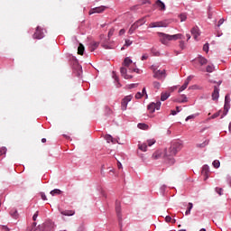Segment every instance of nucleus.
<instances>
[{
    "label": "nucleus",
    "mask_w": 231,
    "mask_h": 231,
    "mask_svg": "<svg viewBox=\"0 0 231 231\" xmlns=\"http://www.w3.org/2000/svg\"><path fill=\"white\" fill-rule=\"evenodd\" d=\"M209 166L208 165H204L202 167L201 174L204 176V180H208L209 178Z\"/></svg>",
    "instance_id": "obj_9"
},
{
    "label": "nucleus",
    "mask_w": 231,
    "mask_h": 231,
    "mask_svg": "<svg viewBox=\"0 0 231 231\" xmlns=\"http://www.w3.org/2000/svg\"><path fill=\"white\" fill-rule=\"evenodd\" d=\"M179 47L180 48V50H184L186 48L185 42L180 41V43H179Z\"/></svg>",
    "instance_id": "obj_41"
},
{
    "label": "nucleus",
    "mask_w": 231,
    "mask_h": 231,
    "mask_svg": "<svg viewBox=\"0 0 231 231\" xmlns=\"http://www.w3.org/2000/svg\"><path fill=\"white\" fill-rule=\"evenodd\" d=\"M160 27H167V23H165V22H156V23H152L149 25V28H160Z\"/></svg>",
    "instance_id": "obj_10"
},
{
    "label": "nucleus",
    "mask_w": 231,
    "mask_h": 231,
    "mask_svg": "<svg viewBox=\"0 0 231 231\" xmlns=\"http://www.w3.org/2000/svg\"><path fill=\"white\" fill-rule=\"evenodd\" d=\"M143 97V94L141 93V92H137L136 94H135V98L136 99H141Z\"/></svg>",
    "instance_id": "obj_47"
},
{
    "label": "nucleus",
    "mask_w": 231,
    "mask_h": 231,
    "mask_svg": "<svg viewBox=\"0 0 231 231\" xmlns=\"http://www.w3.org/2000/svg\"><path fill=\"white\" fill-rule=\"evenodd\" d=\"M194 118H196V115L188 116L185 118V122H188L189 120L194 119Z\"/></svg>",
    "instance_id": "obj_42"
},
{
    "label": "nucleus",
    "mask_w": 231,
    "mask_h": 231,
    "mask_svg": "<svg viewBox=\"0 0 231 231\" xmlns=\"http://www.w3.org/2000/svg\"><path fill=\"white\" fill-rule=\"evenodd\" d=\"M116 211L117 214L118 221H122V215H121V208H120V202H116Z\"/></svg>",
    "instance_id": "obj_13"
},
{
    "label": "nucleus",
    "mask_w": 231,
    "mask_h": 231,
    "mask_svg": "<svg viewBox=\"0 0 231 231\" xmlns=\"http://www.w3.org/2000/svg\"><path fill=\"white\" fill-rule=\"evenodd\" d=\"M133 98V96L132 95H129V96H126L123 99H122V102H121V108L123 111H125L126 108H127V105L129 102H131Z\"/></svg>",
    "instance_id": "obj_4"
},
{
    "label": "nucleus",
    "mask_w": 231,
    "mask_h": 231,
    "mask_svg": "<svg viewBox=\"0 0 231 231\" xmlns=\"http://www.w3.org/2000/svg\"><path fill=\"white\" fill-rule=\"evenodd\" d=\"M142 94H143V96L145 95L146 98L148 97V95L146 93V88H143V93Z\"/></svg>",
    "instance_id": "obj_57"
},
{
    "label": "nucleus",
    "mask_w": 231,
    "mask_h": 231,
    "mask_svg": "<svg viewBox=\"0 0 231 231\" xmlns=\"http://www.w3.org/2000/svg\"><path fill=\"white\" fill-rule=\"evenodd\" d=\"M114 32H115L114 28L109 30V32H108V39L111 38V36L114 34Z\"/></svg>",
    "instance_id": "obj_49"
},
{
    "label": "nucleus",
    "mask_w": 231,
    "mask_h": 231,
    "mask_svg": "<svg viewBox=\"0 0 231 231\" xmlns=\"http://www.w3.org/2000/svg\"><path fill=\"white\" fill-rule=\"evenodd\" d=\"M125 33V29H122V30H120V32H119V36H122V35H124Z\"/></svg>",
    "instance_id": "obj_56"
},
{
    "label": "nucleus",
    "mask_w": 231,
    "mask_h": 231,
    "mask_svg": "<svg viewBox=\"0 0 231 231\" xmlns=\"http://www.w3.org/2000/svg\"><path fill=\"white\" fill-rule=\"evenodd\" d=\"M193 77L192 76H189L186 80L185 83H187L188 85H189V82L192 80Z\"/></svg>",
    "instance_id": "obj_48"
},
{
    "label": "nucleus",
    "mask_w": 231,
    "mask_h": 231,
    "mask_svg": "<svg viewBox=\"0 0 231 231\" xmlns=\"http://www.w3.org/2000/svg\"><path fill=\"white\" fill-rule=\"evenodd\" d=\"M12 217L14 218H17V217H18L17 211H14V214H12Z\"/></svg>",
    "instance_id": "obj_59"
},
{
    "label": "nucleus",
    "mask_w": 231,
    "mask_h": 231,
    "mask_svg": "<svg viewBox=\"0 0 231 231\" xmlns=\"http://www.w3.org/2000/svg\"><path fill=\"white\" fill-rule=\"evenodd\" d=\"M191 35L193 36L195 41H199V37L200 36V30L198 26L193 27L190 30Z\"/></svg>",
    "instance_id": "obj_7"
},
{
    "label": "nucleus",
    "mask_w": 231,
    "mask_h": 231,
    "mask_svg": "<svg viewBox=\"0 0 231 231\" xmlns=\"http://www.w3.org/2000/svg\"><path fill=\"white\" fill-rule=\"evenodd\" d=\"M206 71H207V73H213L214 67L211 66V65H208L207 68H206Z\"/></svg>",
    "instance_id": "obj_34"
},
{
    "label": "nucleus",
    "mask_w": 231,
    "mask_h": 231,
    "mask_svg": "<svg viewBox=\"0 0 231 231\" xmlns=\"http://www.w3.org/2000/svg\"><path fill=\"white\" fill-rule=\"evenodd\" d=\"M132 44H133V41L126 39V40H125V45L121 48V50L123 51V50H125V47H129V46L132 45Z\"/></svg>",
    "instance_id": "obj_28"
},
{
    "label": "nucleus",
    "mask_w": 231,
    "mask_h": 231,
    "mask_svg": "<svg viewBox=\"0 0 231 231\" xmlns=\"http://www.w3.org/2000/svg\"><path fill=\"white\" fill-rule=\"evenodd\" d=\"M41 195H42V201H46L47 200V197H46L45 193L42 192Z\"/></svg>",
    "instance_id": "obj_53"
},
{
    "label": "nucleus",
    "mask_w": 231,
    "mask_h": 231,
    "mask_svg": "<svg viewBox=\"0 0 231 231\" xmlns=\"http://www.w3.org/2000/svg\"><path fill=\"white\" fill-rule=\"evenodd\" d=\"M152 86H153L154 89H157V90H159L162 87V85L159 81H153Z\"/></svg>",
    "instance_id": "obj_31"
},
{
    "label": "nucleus",
    "mask_w": 231,
    "mask_h": 231,
    "mask_svg": "<svg viewBox=\"0 0 231 231\" xmlns=\"http://www.w3.org/2000/svg\"><path fill=\"white\" fill-rule=\"evenodd\" d=\"M103 47H104L105 49H111V48H109V46H107L106 44H103Z\"/></svg>",
    "instance_id": "obj_63"
},
{
    "label": "nucleus",
    "mask_w": 231,
    "mask_h": 231,
    "mask_svg": "<svg viewBox=\"0 0 231 231\" xmlns=\"http://www.w3.org/2000/svg\"><path fill=\"white\" fill-rule=\"evenodd\" d=\"M176 89H177V87H173V88H170V90H171V92H173Z\"/></svg>",
    "instance_id": "obj_61"
},
{
    "label": "nucleus",
    "mask_w": 231,
    "mask_h": 231,
    "mask_svg": "<svg viewBox=\"0 0 231 231\" xmlns=\"http://www.w3.org/2000/svg\"><path fill=\"white\" fill-rule=\"evenodd\" d=\"M188 86H189L188 82H185V81H184L183 85L179 88V93H181V92H183L184 90H186L187 88H188Z\"/></svg>",
    "instance_id": "obj_25"
},
{
    "label": "nucleus",
    "mask_w": 231,
    "mask_h": 231,
    "mask_svg": "<svg viewBox=\"0 0 231 231\" xmlns=\"http://www.w3.org/2000/svg\"><path fill=\"white\" fill-rule=\"evenodd\" d=\"M7 152V149L5 147H3L0 149V156H2L3 154H5Z\"/></svg>",
    "instance_id": "obj_43"
},
{
    "label": "nucleus",
    "mask_w": 231,
    "mask_h": 231,
    "mask_svg": "<svg viewBox=\"0 0 231 231\" xmlns=\"http://www.w3.org/2000/svg\"><path fill=\"white\" fill-rule=\"evenodd\" d=\"M229 108H230V104H227V105H226H226L224 106V110L226 111V112L224 113V116H226V115H227V113H228V111H229Z\"/></svg>",
    "instance_id": "obj_40"
},
{
    "label": "nucleus",
    "mask_w": 231,
    "mask_h": 231,
    "mask_svg": "<svg viewBox=\"0 0 231 231\" xmlns=\"http://www.w3.org/2000/svg\"><path fill=\"white\" fill-rule=\"evenodd\" d=\"M138 128L146 131V130L149 129V125L147 124H144V123H139L138 124Z\"/></svg>",
    "instance_id": "obj_23"
},
{
    "label": "nucleus",
    "mask_w": 231,
    "mask_h": 231,
    "mask_svg": "<svg viewBox=\"0 0 231 231\" xmlns=\"http://www.w3.org/2000/svg\"><path fill=\"white\" fill-rule=\"evenodd\" d=\"M177 112L175 110H171V116H176Z\"/></svg>",
    "instance_id": "obj_60"
},
{
    "label": "nucleus",
    "mask_w": 231,
    "mask_h": 231,
    "mask_svg": "<svg viewBox=\"0 0 231 231\" xmlns=\"http://www.w3.org/2000/svg\"><path fill=\"white\" fill-rule=\"evenodd\" d=\"M170 97H171V94L168 93V92L162 93L161 100L164 102V101H166Z\"/></svg>",
    "instance_id": "obj_24"
},
{
    "label": "nucleus",
    "mask_w": 231,
    "mask_h": 231,
    "mask_svg": "<svg viewBox=\"0 0 231 231\" xmlns=\"http://www.w3.org/2000/svg\"><path fill=\"white\" fill-rule=\"evenodd\" d=\"M148 58H149L148 54H143V55L142 56V60H147Z\"/></svg>",
    "instance_id": "obj_54"
},
{
    "label": "nucleus",
    "mask_w": 231,
    "mask_h": 231,
    "mask_svg": "<svg viewBox=\"0 0 231 231\" xmlns=\"http://www.w3.org/2000/svg\"><path fill=\"white\" fill-rule=\"evenodd\" d=\"M120 73L125 79H131L132 76L127 75V69L125 67L120 69Z\"/></svg>",
    "instance_id": "obj_14"
},
{
    "label": "nucleus",
    "mask_w": 231,
    "mask_h": 231,
    "mask_svg": "<svg viewBox=\"0 0 231 231\" xmlns=\"http://www.w3.org/2000/svg\"><path fill=\"white\" fill-rule=\"evenodd\" d=\"M137 28H138L137 23H134V24L131 26V28H130L128 33H129V34H133L134 32Z\"/></svg>",
    "instance_id": "obj_26"
},
{
    "label": "nucleus",
    "mask_w": 231,
    "mask_h": 231,
    "mask_svg": "<svg viewBox=\"0 0 231 231\" xmlns=\"http://www.w3.org/2000/svg\"><path fill=\"white\" fill-rule=\"evenodd\" d=\"M59 212L60 213V215H62L64 217H73L76 214V212L74 210L59 209Z\"/></svg>",
    "instance_id": "obj_12"
},
{
    "label": "nucleus",
    "mask_w": 231,
    "mask_h": 231,
    "mask_svg": "<svg viewBox=\"0 0 231 231\" xmlns=\"http://www.w3.org/2000/svg\"><path fill=\"white\" fill-rule=\"evenodd\" d=\"M44 37V29L40 26L36 27V32L32 34V38L34 39H42Z\"/></svg>",
    "instance_id": "obj_5"
},
{
    "label": "nucleus",
    "mask_w": 231,
    "mask_h": 231,
    "mask_svg": "<svg viewBox=\"0 0 231 231\" xmlns=\"http://www.w3.org/2000/svg\"><path fill=\"white\" fill-rule=\"evenodd\" d=\"M118 223H119V226H120V231H123L122 220H119Z\"/></svg>",
    "instance_id": "obj_58"
},
{
    "label": "nucleus",
    "mask_w": 231,
    "mask_h": 231,
    "mask_svg": "<svg viewBox=\"0 0 231 231\" xmlns=\"http://www.w3.org/2000/svg\"><path fill=\"white\" fill-rule=\"evenodd\" d=\"M139 150L142 152H146L147 151V143H143L138 145Z\"/></svg>",
    "instance_id": "obj_29"
},
{
    "label": "nucleus",
    "mask_w": 231,
    "mask_h": 231,
    "mask_svg": "<svg viewBox=\"0 0 231 231\" xmlns=\"http://www.w3.org/2000/svg\"><path fill=\"white\" fill-rule=\"evenodd\" d=\"M197 62H199V64H200V66H205L206 64H208V60L202 56H199L198 58H196Z\"/></svg>",
    "instance_id": "obj_15"
},
{
    "label": "nucleus",
    "mask_w": 231,
    "mask_h": 231,
    "mask_svg": "<svg viewBox=\"0 0 231 231\" xmlns=\"http://www.w3.org/2000/svg\"><path fill=\"white\" fill-rule=\"evenodd\" d=\"M180 22L186 21V20H187V15H185V14H180Z\"/></svg>",
    "instance_id": "obj_45"
},
{
    "label": "nucleus",
    "mask_w": 231,
    "mask_h": 231,
    "mask_svg": "<svg viewBox=\"0 0 231 231\" xmlns=\"http://www.w3.org/2000/svg\"><path fill=\"white\" fill-rule=\"evenodd\" d=\"M106 9H107L106 6L96 7L89 11V14L92 15L94 14H102L104 11H106Z\"/></svg>",
    "instance_id": "obj_8"
},
{
    "label": "nucleus",
    "mask_w": 231,
    "mask_h": 231,
    "mask_svg": "<svg viewBox=\"0 0 231 231\" xmlns=\"http://www.w3.org/2000/svg\"><path fill=\"white\" fill-rule=\"evenodd\" d=\"M161 106H162V103L160 101H158L157 103H151L148 106V110L150 111V113L152 114L155 112V110H160Z\"/></svg>",
    "instance_id": "obj_6"
},
{
    "label": "nucleus",
    "mask_w": 231,
    "mask_h": 231,
    "mask_svg": "<svg viewBox=\"0 0 231 231\" xmlns=\"http://www.w3.org/2000/svg\"><path fill=\"white\" fill-rule=\"evenodd\" d=\"M219 116H220V111H218V112L213 114V115L209 117V119H216V118H217V117H219Z\"/></svg>",
    "instance_id": "obj_36"
},
{
    "label": "nucleus",
    "mask_w": 231,
    "mask_h": 231,
    "mask_svg": "<svg viewBox=\"0 0 231 231\" xmlns=\"http://www.w3.org/2000/svg\"><path fill=\"white\" fill-rule=\"evenodd\" d=\"M165 220H166V223H171L172 221V218L171 216H166Z\"/></svg>",
    "instance_id": "obj_50"
},
{
    "label": "nucleus",
    "mask_w": 231,
    "mask_h": 231,
    "mask_svg": "<svg viewBox=\"0 0 231 231\" xmlns=\"http://www.w3.org/2000/svg\"><path fill=\"white\" fill-rule=\"evenodd\" d=\"M105 139L106 140L107 143L112 142L113 143H115V141L111 135H106Z\"/></svg>",
    "instance_id": "obj_35"
},
{
    "label": "nucleus",
    "mask_w": 231,
    "mask_h": 231,
    "mask_svg": "<svg viewBox=\"0 0 231 231\" xmlns=\"http://www.w3.org/2000/svg\"><path fill=\"white\" fill-rule=\"evenodd\" d=\"M145 22H146L145 18H142L139 21H137L136 23H134V24H137V28H138L139 26L143 25L145 23Z\"/></svg>",
    "instance_id": "obj_27"
},
{
    "label": "nucleus",
    "mask_w": 231,
    "mask_h": 231,
    "mask_svg": "<svg viewBox=\"0 0 231 231\" xmlns=\"http://www.w3.org/2000/svg\"><path fill=\"white\" fill-rule=\"evenodd\" d=\"M137 86H138V84H131V85L129 86V88H130V89L135 88H137Z\"/></svg>",
    "instance_id": "obj_55"
},
{
    "label": "nucleus",
    "mask_w": 231,
    "mask_h": 231,
    "mask_svg": "<svg viewBox=\"0 0 231 231\" xmlns=\"http://www.w3.org/2000/svg\"><path fill=\"white\" fill-rule=\"evenodd\" d=\"M225 19H220L217 23V27H220L222 24H224Z\"/></svg>",
    "instance_id": "obj_52"
},
{
    "label": "nucleus",
    "mask_w": 231,
    "mask_h": 231,
    "mask_svg": "<svg viewBox=\"0 0 231 231\" xmlns=\"http://www.w3.org/2000/svg\"><path fill=\"white\" fill-rule=\"evenodd\" d=\"M231 98L229 95H226L225 97V104H226V108H227V106L230 104Z\"/></svg>",
    "instance_id": "obj_32"
},
{
    "label": "nucleus",
    "mask_w": 231,
    "mask_h": 231,
    "mask_svg": "<svg viewBox=\"0 0 231 231\" xmlns=\"http://www.w3.org/2000/svg\"><path fill=\"white\" fill-rule=\"evenodd\" d=\"M156 143V141H155V139H149L148 141H147V144H148V146H152L154 143Z\"/></svg>",
    "instance_id": "obj_37"
},
{
    "label": "nucleus",
    "mask_w": 231,
    "mask_h": 231,
    "mask_svg": "<svg viewBox=\"0 0 231 231\" xmlns=\"http://www.w3.org/2000/svg\"><path fill=\"white\" fill-rule=\"evenodd\" d=\"M158 35L160 37V42L164 45H169V42L171 41H177L183 39V35L179 33L175 35H169L163 32H158Z\"/></svg>",
    "instance_id": "obj_2"
},
{
    "label": "nucleus",
    "mask_w": 231,
    "mask_h": 231,
    "mask_svg": "<svg viewBox=\"0 0 231 231\" xmlns=\"http://www.w3.org/2000/svg\"><path fill=\"white\" fill-rule=\"evenodd\" d=\"M156 5H157L162 11H165V10H166L165 5L163 4V2H161V0H157Z\"/></svg>",
    "instance_id": "obj_20"
},
{
    "label": "nucleus",
    "mask_w": 231,
    "mask_h": 231,
    "mask_svg": "<svg viewBox=\"0 0 231 231\" xmlns=\"http://www.w3.org/2000/svg\"><path fill=\"white\" fill-rule=\"evenodd\" d=\"M163 154H164V153H162V151H157L155 153H153L152 158H153L154 160H158V159L163 157Z\"/></svg>",
    "instance_id": "obj_18"
},
{
    "label": "nucleus",
    "mask_w": 231,
    "mask_h": 231,
    "mask_svg": "<svg viewBox=\"0 0 231 231\" xmlns=\"http://www.w3.org/2000/svg\"><path fill=\"white\" fill-rule=\"evenodd\" d=\"M208 144V141H204L203 143L198 144L197 147L205 148Z\"/></svg>",
    "instance_id": "obj_38"
},
{
    "label": "nucleus",
    "mask_w": 231,
    "mask_h": 231,
    "mask_svg": "<svg viewBox=\"0 0 231 231\" xmlns=\"http://www.w3.org/2000/svg\"><path fill=\"white\" fill-rule=\"evenodd\" d=\"M151 69L152 70L153 78L155 79H158V80H161V81H164L166 79L167 73H166L165 69H163V70L158 69V68L154 65H152L151 67Z\"/></svg>",
    "instance_id": "obj_3"
},
{
    "label": "nucleus",
    "mask_w": 231,
    "mask_h": 231,
    "mask_svg": "<svg viewBox=\"0 0 231 231\" xmlns=\"http://www.w3.org/2000/svg\"><path fill=\"white\" fill-rule=\"evenodd\" d=\"M38 217H39V212L36 211V213H34V216H32V221H36Z\"/></svg>",
    "instance_id": "obj_51"
},
{
    "label": "nucleus",
    "mask_w": 231,
    "mask_h": 231,
    "mask_svg": "<svg viewBox=\"0 0 231 231\" xmlns=\"http://www.w3.org/2000/svg\"><path fill=\"white\" fill-rule=\"evenodd\" d=\"M182 147V143H179V141H175V143H171L170 148L164 151L163 158L168 162V164L173 165L176 162L174 157L180 151H181Z\"/></svg>",
    "instance_id": "obj_1"
},
{
    "label": "nucleus",
    "mask_w": 231,
    "mask_h": 231,
    "mask_svg": "<svg viewBox=\"0 0 231 231\" xmlns=\"http://www.w3.org/2000/svg\"><path fill=\"white\" fill-rule=\"evenodd\" d=\"M192 208H193V204L191 202H189L188 203V208L185 211V216L190 215V212H191Z\"/></svg>",
    "instance_id": "obj_22"
},
{
    "label": "nucleus",
    "mask_w": 231,
    "mask_h": 231,
    "mask_svg": "<svg viewBox=\"0 0 231 231\" xmlns=\"http://www.w3.org/2000/svg\"><path fill=\"white\" fill-rule=\"evenodd\" d=\"M85 52V46L82 43H79L78 47V54L84 55Z\"/></svg>",
    "instance_id": "obj_19"
},
{
    "label": "nucleus",
    "mask_w": 231,
    "mask_h": 231,
    "mask_svg": "<svg viewBox=\"0 0 231 231\" xmlns=\"http://www.w3.org/2000/svg\"><path fill=\"white\" fill-rule=\"evenodd\" d=\"M203 51L206 52L209 51V44L208 43L203 45Z\"/></svg>",
    "instance_id": "obj_44"
},
{
    "label": "nucleus",
    "mask_w": 231,
    "mask_h": 231,
    "mask_svg": "<svg viewBox=\"0 0 231 231\" xmlns=\"http://www.w3.org/2000/svg\"><path fill=\"white\" fill-rule=\"evenodd\" d=\"M212 165H213L214 168L217 169V168L220 167L221 163H220L219 161L216 160V161H214V162H212Z\"/></svg>",
    "instance_id": "obj_33"
},
{
    "label": "nucleus",
    "mask_w": 231,
    "mask_h": 231,
    "mask_svg": "<svg viewBox=\"0 0 231 231\" xmlns=\"http://www.w3.org/2000/svg\"><path fill=\"white\" fill-rule=\"evenodd\" d=\"M228 129H229V132L231 133V122L229 123Z\"/></svg>",
    "instance_id": "obj_64"
},
{
    "label": "nucleus",
    "mask_w": 231,
    "mask_h": 231,
    "mask_svg": "<svg viewBox=\"0 0 231 231\" xmlns=\"http://www.w3.org/2000/svg\"><path fill=\"white\" fill-rule=\"evenodd\" d=\"M215 190H216V192H217L219 196H222V195H223V189H222V188H216Z\"/></svg>",
    "instance_id": "obj_39"
},
{
    "label": "nucleus",
    "mask_w": 231,
    "mask_h": 231,
    "mask_svg": "<svg viewBox=\"0 0 231 231\" xmlns=\"http://www.w3.org/2000/svg\"><path fill=\"white\" fill-rule=\"evenodd\" d=\"M117 167H118V169H121L122 168V164L118 162V163H117Z\"/></svg>",
    "instance_id": "obj_62"
},
{
    "label": "nucleus",
    "mask_w": 231,
    "mask_h": 231,
    "mask_svg": "<svg viewBox=\"0 0 231 231\" xmlns=\"http://www.w3.org/2000/svg\"><path fill=\"white\" fill-rule=\"evenodd\" d=\"M114 73V72H113ZM113 78L115 79V80L117 82V88H121L120 83L118 82V78L116 77V75L114 73Z\"/></svg>",
    "instance_id": "obj_46"
},
{
    "label": "nucleus",
    "mask_w": 231,
    "mask_h": 231,
    "mask_svg": "<svg viewBox=\"0 0 231 231\" xmlns=\"http://www.w3.org/2000/svg\"><path fill=\"white\" fill-rule=\"evenodd\" d=\"M219 91H220V89L217 86H214V91L212 92V100L213 101L218 100Z\"/></svg>",
    "instance_id": "obj_11"
},
{
    "label": "nucleus",
    "mask_w": 231,
    "mask_h": 231,
    "mask_svg": "<svg viewBox=\"0 0 231 231\" xmlns=\"http://www.w3.org/2000/svg\"><path fill=\"white\" fill-rule=\"evenodd\" d=\"M61 192H62V191H61L60 189H55L51 190V191L50 192V194H51V196H55V195L61 194Z\"/></svg>",
    "instance_id": "obj_30"
},
{
    "label": "nucleus",
    "mask_w": 231,
    "mask_h": 231,
    "mask_svg": "<svg viewBox=\"0 0 231 231\" xmlns=\"http://www.w3.org/2000/svg\"><path fill=\"white\" fill-rule=\"evenodd\" d=\"M132 63H133V60L129 57H126L124 60V66L125 68H129L130 64Z\"/></svg>",
    "instance_id": "obj_21"
},
{
    "label": "nucleus",
    "mask_w": 231,
    "mask_h": 231,
    "mask_svg": "<svg viewBox=\"0 0 231 231\" xmlns=\"http://www.w3.org/2000/svg\"><path fill=\"white\" fill-rule=\"evenodd\" d=\"M100 43H98L97 42H92L91 43H90V46H89V51H95L97 48H98V45H99Z\"/></svg>",
    "instance_id": "obj_17"
},
{
    "label": "nucleus",
    "mask_w": 231,
    "mask_h": 231,
    "mask_svg": "<svg viewBox=\"0 0 231 231\" xmlns=\"http://www.w3.org/2000/svg\"><path fill=\"white\" fill-rule=\"evenodd\" d=\"M180 98L175 99V102L180 103V104H184V103L188 102V97L186 95H181Z\"/></svg>",
    "instance_id": "obj_16"
}]
</instances>
